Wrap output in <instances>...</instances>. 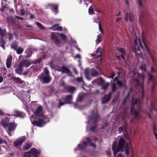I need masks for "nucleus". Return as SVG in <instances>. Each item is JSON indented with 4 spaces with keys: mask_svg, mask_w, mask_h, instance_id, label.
<instances>
[{
    "mask_svg": "<svg viewBox=\"0 0 157 157\" xmlns=\"http://www.w3.org/2000/svg\"><path fill=\"white\" fill-rule=\"evenodd\" d=\"M125 154L126 155H127V156H128L129 155V151L128 150V149H126L125 150Z\"/></svg>",
    "mask_w": 157,
    "mask_h": 157,
    "instance_id": "6e6d98bb",
    "label": "nucleus"
},
{
    "mask_svg": "<svg viewBox=\"0 0 157 157\" xmlns=\"http://www.w3.org/2000/svg\"><path fill=\"white\" fill-rule=\"evenodd\" d=\"M24 75H29V76H30V75L32 74V72L31 71L29 70L25 71L24 73Z\"/></svg>",
    "mask_w": 157,
    "mask_h": 157,
    "instance_id": "79ce46f5",
    "label": "nucleus"
},
{
    "mask_svg": "<svg viewBox=\"0 0 157 157\" xmlns=\"http://www.w3.org/2000/svg\"><path fill=\"white\" fill-rule=\"evenodd\" d=\"M85 75L86 78L89 80L90 79V77L87 72H85Z\"/></svg>",
    "mask_w": 157,
    "mask_h": 157,
    "instance_id": "de8ad7c7",
    "label": "nucleus"
},
{
    "mask_svg": "<svg viewBox=\"0 0 157 157\" xmlns=\"http://www.w3.org/2000/svg\"><path fill=\"white\" fill-rule=\"evenodd\" d=\"M86 140H87L88 143L90 144V146H91L94 147H96V145L95 144H94L93 143H92L91 142V140L90 138H86Z\"/></svg>",
    "mask_w": 157,
    "mask_h": 157,
    "instance_id": "2f4dec72",
    "label": "nucleus"
},
{
    "mask_svg": "<svg viewBox=\"0 0 157 157\" xmlns=\"http://www.w3.org/2000/svg\"><path fill=\"white\" fill-rule=\"evenodd\" d=\"M73 70L74 71L75 73L76 74H77L78 73L76 69L75 68H73Z\"/></svg>",
    "mask_w": 157,
    "mask_h": 157,
    "instance_id": "0e129e2a",
    "label": "nucleus"
},
{
    "mask_svg": "<svg viewBox=\"0 0 157 157\" xmlns=\"http://www.w3.org/2000/svg\"><path fill=\"white\" fill-rule=\"evenodd\" d=\"M94 22L95 23H97V21L98 20V17L97 16H94Z\"/></svg>",
    "mask_w": 157,
    "mask_h": 157,
    "instance_id": "603ef678",
    "label": "nucleus"
},
{
    "mask_svg": "<svg viewBox=\"0 0 157 157\" xmlns=\"http://www.w3.org/2000/svg\"><path fill=\"white\" fill-rule=\"evenodd\" d=\"M16 18L18 19H20L21 20H22L23 19V18L21 17H19L18 16H16Z\"/></svg>",
    "mask_w": 157,
    "mask_h": 157,
    "instance_id": "052dcab7",
    "label": "nucleus"
},
{
    "mask_svg": "<svg viewBox=\"0 0 157 157\" xmlns=\"http://www.w3.org/2000/svg\"><path fill=\"white\" fill-rule=\"evenodd\" d=\"M48 6H50L52 8V10H53L55 12V14H56L58 13V5L57 4H49L48 5Z\"/></svg>",
    "mask_w": 157,
    "mask_h": 157,
    "instance_id": "a211bd4d",
    "label": "nucleus"
},
{
    "mask_svg": "<svg viewBox=\"0 0 157 157\" xmlns=\"http://www.w3.org/2000/svg\"><path fill=\"white\" fill-rule=\"evenodd\" d=\"M86 143L85 141H84L82 144H78V147L79 149H82L85 148L86 147Z\"/></svg>",
    "mask_w": 157,
    "mask_h": 157,
    "instance_id": "c85d7f7f",
    "label": "nucleus"
},
{
    "mask_svg": "<svg viewBox=\"0 0 157 157\" xmlns=\"http://www.w3.org/2000/svg\"><path fill=\"white\" fill-rule=\"evenodd\" d=\"M101 82L102 89L104 90H106L108 87L109 84L108 83L105 82L103 80H101Z\"/></svg>",
    "mask_w": 157,
    "mask_h": 157,
    "instance_id": "b1692460",
    "label": "nucleus"
},
{
    "mask_svg": "<svg viewBox=\"0 0 157 157\" xmlns=\"http://www.w3.org/2000/svg\"><path fill=\"white\" fill-rule=\"evenodd\" d=\"M74 58L76 59H80L81 58V56H80V55L79 54H77L74 57Z\"/></svg>",
    "mask_w": 157,
    "mask_h": 157,
    "instance_id": "5fc2aeb1",
    "label": "nucleus"
},
{
    "mask_svg": "<svg viewBox=\"0 0 157 157\" xmlns=\"http://www.w3.org/2000/svg\"><path fill=\"white\" fill-rule=\"evenodd\" d=\"M132 103V106L131 109V113L136 117H138V112L135 110L134 108H139L140 107V101L139 99H134L133 98Z\"/></svg>",
    "mask_w": 157,
    "mask_h": 157,
    "instance_id": "20e7f679",
    "label": "nucleus"
},
{
    "mask_svg": "<svg viewBox=\"0 0 157 157\" xmlns=\"http://www.w3.org/2000/svg\"><path fill=\"white\" fill-rule=\"evenodd\" d=\"M119 75L118 76L116 77L114 79L113 81L112 82L111 85L112 90L114 92L117 90L116 85H118L120 87H121L122 85L123 84L121 81H119Z\"/></svg>",
    "mask_w": 157,
    "mask_h": 157,
    "instance_id": "39448f33",
    "label": "nucleus"
},
{
    "mask_svg": "<svg viewBox=\"0 0 157 157\" xmlns=\"http://www.w3.org/2000/svg\"><path fill=\"white\" fill-rule=\"evenodd\" d=\"M133 18V16L130 13H125L124 20L128 21V20L130 22H132Z\"/></svg>",
    "mask_w": 157,
    "mask_h": 157,
    "instance_id": "2eb2a0df",
    "label": "nucleus"
},
{
    "mask_svg": "<svg viewBox=\"0 0 157 157\" xmlns=\"http://www.w3.org/2000/svg\"><path fill=\"white\" fill-rule=\"evenodd\" d=\"M9 121L10 118L6 117L5 119H2L1 121L0 122V124L3 127L5 128L7 127L9 124Z\"/></svg>",
    "mask_w": 157,
    "mask_h": 157,
    "instance_id": "f8f14e48",
    "label": "nucleus"
},
{
    "mask_svg": "<svg viewBox=\"0 0 157 157\" xmlns=\"http://www.w3.org/2000/svg\"><path fill=\"white\" fill-rule=\"evenodd\" d=\"M38 152L35 148L32 149L29 152L25 153L24 155V157H31L32 155H37Z\"/></svg>",
    "mask_w": 157,
    "mask_h": 157,
    "instance_id": "1a4fd4ad",
    "label": "nucleus"
},
{
    "mask_svg": "<svg viewBox=\"0 0 157 157\" xmlns=\"http://www.w3.org/2000/svg\"><path fill=\"white\" fill-rule=\"evenodd\" d=\"M53 40L56 44H59V40L57 37H56L55 39Z\"/></svg>",
    "mask_w": 157,
    "mask_h": 157,
    "instance_id": "a18cd8bd",
    "label": "nucleus"
},
{
    "mask_svg": "<svg viewBox=\"0 0 157 157\" xmlns=\"http://www.w3.org/2000/svg\"><path fill=\"white\" fill-rule=\"evenodd\" d=\"M140 77L142 78V79L144 80V76L143 75H140Z\"/></svg>",
    "mask_w": 157,
    "mask_h": 157,
    "instance_id": "e2e57ef3",
    "label": "nucleus"
},
{
    "mask_svg": "<svg viewBox=\"0 0 157 157\" xmlns=\"http://www.w3.org/2000/svg\"><path fill=\"white\" fill-rule=\"evenodd\" d=\"M13 34L11 33H8V39L10 41L13 39Z\"/></svg>",
    "mask_w": 157,
    "mask_h": 157,
    "instance_id": "37998d69",
    "label": "nucleus"
},
{
    "mask_svg": "<svg viewBox=\"0 0 157 157\" xmlns=\"http://www.w3.org/2000/svg\"><path fill=\"white\" fill-rule=\"evenodd\" d=\"M34 114L36 116L39 117L38 120L34 121L33 124L36 126L42 127L46 123L49 122V120L47 117L43 114L42 107L39 106L37 107L34 112Z\"/></svg>",
    "mask_w": 157,
    "mask_h": 157,
    "instance_id": "f03ea898",
    "label": "nucleus"
},
{
    "mask_svg": "<svg viewBox=\"0 0 157 157\" xmlns=\"http://www.w3.org/2000/svg\"><path fill=\"white\" fill-rule=\"evenodd\" d=\"M98 28H99V30L100 31L101 33V34H103L104 33L102 29V26H101V22L100 21H99L98 22Z\"/></svg>",
    "mask_w": 157,
    "mask_h": 157,
    "instance_id": "c9c22d12",
    "label": "nucleus"
},
{
    "mask_svg": "<svg viewBox=\"0 0 157 157\" xmlns=\"http://www.w3.org/2000/svg\"><path fill=\"white\" fill-rule=\"evenodd\" d=\"M102 37V36L101 34L100 33L98 35L97 39L96 40V42L97 44H98L101 42Z\"/></svg>",
    "mask_w": 157,
    "mask_h": 157,
    "instance_id": "393cba45",
    "label": "nucleus"
},
{
    "mask_svg": "<svg viewBox=\"0 0 157 157\" xmlns=\"http://www.w3.org/2000/svg\"><path fill=\"white\" fill-rule=\"evenodd\" d=\"M111 95V93L109 92V94L105 95L102 98V103L104 104L109 101L110 99V97Z\"/></svg>",
    "mask_w": 157,
    "mask_h": 157,
    "instance_id": "4468645a",
    "label": "nucleus"
},
{
    "mask_svg": "<svg viewBox=\"0 0 157 157\" xmlns=\"http://www.w3.org/2000/svg\"><path fill=\"white\" fill-rule=\"evenodd\" d=\"M123 130V128L122 127H120L119 128L118 131L119 133H121Z\"/></svg>",
    "mask_w": 157,
    "mask_h": 157,
    "instance_id": "4d7b16f0",
    "label": "nucleus"
},
{
    "mask_svg": "<svg viewBox=\"0 0 157 157\" xmlns=\"http://www.w3.org/2000/svg\"><path fill=\"white\" fill-rule=\"evenodd\" d=\"M59 24L55 25L52 27L49 28V29H52L53 30H57L61 31L62 30V28L61 26H58Z\"/></svg>",
    "mask_w": 157,
    "mask_h": 157,
    "instance_id": "aec40b11",
    "label": "nucleus"
},
{
    "mask_svg": "<svg viewBox=\"0 0 157 157\" xmlns=\"http://www.w3.org/2000/svg\"><path fill=\"white\" fill-rule=\"evenodd\" d=\"M25 140V136H22L21 138H18L14 141L13 144L16 147H17L22 144Z\"/></svg>",
    "mask_w": 157,
    "mask_h": 157,
    "instance_id": "9d476101",
    "label": "nucleus"
},
{
    "mask_svg": "<svg viewBox=\"0 0 157 157\" xmlns=\"http://www.w3.org/2000/svg\"><path fill=\"white\" fill-rule=\"evenodd\" d=\"M96 126H93L91 128V130L92 131H94L95 128H96Z\"/></svg>",
    "mask_w": 157,
    "mask_h": 157,
    "instance_id": "bf43d9fd",
    "label": "nucleus"
},
{
    "mask_svg": "<svg viewBox=\"0 0 157 157\" xmlns=\"http://www.w3.org/2000/svg\"><path fill=\"white\" fill-rule=\"evenodd\" d=\"M6 143V141L4 139L0 137V144Z\"/></svg>",
    "mask_w": 157,
    "mask_h": 157,
    "instance_id": "49530a36",
    "label": "nucleus"
},
{
    "mask_svg": "<svg viewBox=\"0 0 157 157\" xmlns=\"http://www.w3.org/2000/svg\"><path fill=\"white\" fill-rule=\"evenodd\" d=\"M134 82L137 86H139V81L136 79H135L133 80Z\"/></svg>",
    "mask_w": 157,
    "mask_h": 157,
    "instance_id": "09e8293b",
    "label": "nucleus"
},
{
    "mask_svg": "<svg viewBox=\"0 0 157 157\" xmlns=\"http://www.w3.org/2000/svg\"><path fill=\"white\" fill-rule=\"evenodd\" d=\"M12 57L11 55L9 56L6 59V65L8 68L10 67L12 61Z\"/></svg>",
    "mask_w": 157,
    "mask_h": 157,
    "instance_id": "f3484780",
    "label": "nucleus"
},
{
    "mask_svg": "<svg viewBox=\"0 0 157 157\" xmlns=\"http://www.w3.org/2000/svg\"><path fill=\"white\" fill-rule=\"evenodd\" d=\"M100 73V71H97L94 68L91 69V73L93 77L97 76L99 75Z\"/></svg>",
    "mask_w": 157,
    "mask_h": 157,
    "instance_id": "4be33fe9",
    "label": "nucleus"
},
{
    "mask_svg": "<svg viewBox=\"0 0 157 157\" xmlns=\"http://www.w3.org/2000/svg\"><path fill=\"white\" fill-rule=\"evenodd\" d=\"M115 75L113 72H112L111 74V75L108 77V78H113V77L115 76Z\"/></svg>",
    "mask_w": 157,
    "mask_h": 157,
    "instance_id": "8fccbe9b",
    "label": "nucleus"
},
{
    "mask_svg": "<svg viewBox=\"0 0 157 157\" xmlns=\"http://www.w3.org/2000/svg\"><path fill=\"white\" fill-rule=\"evenodd\" d=\"M59 35L61 37V38L63 40L66 41L67 40V38L66 36L63 34L61 33H60Z\"/></svg>",
    "mask_w": 157,
    "mask_h": 157,
    "instance_id": "a19ab883",
    "label": "nucleus"
},
{
    "mask_svg": "<svg viewBox=\"0 0 157 157\" xmlns=\"http://www.w3.org/2000/svg\"><path fill=\"white\" fill-rule=\"evenodd\" d=\"M119 51L120 52L122 53L121 54V56L122 57V58L123 59H124V57L123 55V54H125V50H124L123 48H120L119 49Z\"/></svg>",
    "mask_w": 157,
    "mask_h": 157,
    "instance_id": "f704fd0d",
    "label": "nucleus"
},
{
    "mask_svg": "<svg viewBox=\"0 0 157 157\" xmlns=\"http://www.w3.org/2000/svg\"><path fill=\"white\" fill-rule=\"evenodd\" d=\"M6 33V30H2L0 28V38H3L5 36Z\"/></svg>",
    "mask_w": 157,
    "mask_h": 157,
    "instance_id": "bb28decb",
    "label": "nucleus"
},
{
    "mask_svg": "<svg viewBox=\"0 0 157 157\" xmlns=\"http://www.w3.org/2000/svg\"><path fill=\"white\" fill-rule=\"evenodd\" d=\"M95 55L96 56V58L100 57L102 54V51L101 47H99L97 48L95 52Z\"/></svg>",
    "mask_w": 157,
    "mask_h": 157,
    "instance_id": "5701e85b",
    "label": "nucleus"
},
{
    "mask_svg": "<svg viewBox=\"0 0 157 157\" xmlns=\"http://www.w3.org/2000/svg\"><path fill=\"white\" fill-rule=\"evenodd\" d=\"M20 63L21 64L23 67H28L31 64V62L29 60L21 61Z\"/></svg>",
    "mask_w": 157,
    "mask_h": 157,
    "instance_id": "dca6fc26",
    "label": "nucleus"
},
{
    "mask_svg": "<svg viewBox=\"0 0 157 157\" xmlns=\"http://www.w3.org/2000/svg\"><path fill=\"white\" fill-rule=\"evenodd\" d=\"M84 98V95H78V101L79 102L81 101Z\"/></svg>",
    "mask_w": 157,
    "mask_h": 157,
    "instance_id": "4c0bfd02",
    "label": "nucleus"
},
{
    "mask_svg": "<svg viewBox=\"0 0 157 157\" xmlns=\"http://www.w3.org/2000/svg\"><path fill=\"white\" fill-rule=\"evenodd\" d=\"M99 119V116L97 113L96 110H95V112H92L91 116L90 118L89 121H88V123L90 124V122L92 121L94 123L98 121Z\"/></svg>",
    "mask_w": 157,
    "mask_h": 157,
    "instance_id": "6e6552de",
    "label": "nucleus"
},
{
    "mask_svg": "<svg viewBox=\"0 0 157 157\" xmlns=\"http://www.w3.org/2000/svg\"><path fill=\"white\" fill-rule=\"evenodd\" d=\"M125 141L124 139L121 138L119 140L118 146L117 147V142L115 141L113 144L112 149L113 152V155L115 157L117 153L119 151H123L124 150V145Z\"/></svg>",
    "mask_w": 157,
    "mask_h": 157,
    "instance_id": "7ed1b4c3",
    "label": "nucleus"
},
{
    "mask_svg": "<svg viewBox=\"0 0 157 157\" xmlns=\"http://www.w3.org/2000/svg\"><path fill=\"white\" fill-rule=\"evenodd\" d=\"M117 157H123L121 154H118L117 156Z\"/></svg>",
    "mask_w": 157,
    "mask_h": 157,
    "instance_id": "774afa93",
    "label": "nucleus"
},
{
    "mask_svg": "<svg viewBox=\"0 0 157 157\" xmlns=\"http://www.w3.org/2000/svg\"><path fill=\"white\" fill-rule=\"evenodd\" d=\"M32 146L31 143H27L24 147L23 149L24 150H27L31 148Z\"/></svg>",
    "mask_w": 157,
    "mask_h": 157,
    "instance_id": "7c9ffc66",
    "label": "nucleus"
},
{
    "mask_svg": "<svg viewBox=\"0 0 157 157\" xmlns=\"http://www.w3.org/2000/svg\"><path fill=\"white\" fill-rule=\"evenodd\" d=\"M5 41L3 38H0V46L4 50L5 49Z\"/></svg>",
    "mask_w": 157,
    "mask_h": 157,
    "instance_id": "a878e982",
    "label": "nucleus"
},
{
    "mask_svg": "<svg viewBox=\"0 0 157 157\" xmlns=\"http://www.w3.org/2000/svg\"><path fill=\"white\" fill-rule=\"evenodd\" d=\"M36 24L40 29H45L41 24L38 22H36Z\"/></svg>",
    "mask_w": 157,
    "mask_h": 157,
    "instance_id": "ea45409f",
    "label": "nucleus"
},
{
    "mask_svg": "<svg viewBox=\"0 0 157 157\" xmlns=\"http://www.w3.org/2000/svg\"><path fill=\"white\" fill-rule=\"evenodd\" d=\"M57 37L54 34H52L51 37V38L53 40H54Z\"/></svg>",
    "mask_w": 157,
    "mask_h": 157,
    "instance_id": "3c124183",
    "label": "nucleus"
},
{
    "mask_svg": "<svg viewBox=\"0 0 157 157\" xmlns=\"http://www.w3.org/2000/svg\"><path fill=\"white\" fill-rule=\"evenodd\" d=\"M30 18L31 19H33L34 17V16L32 14H30Z\"/></svg>",
    "mask_w": 157,
    "mask_h": 157,
    "instance_id": "338daca9",
    "label": "nucleus"
},
{
    "mask_svg": "<svg viewBox=\"0 0 157 157\" xmlns=\"http://www.w3.org/2000/svg\"><path fill=\"white\" fill-rule=\"evenodd\" d=\"M21 15H24L25 14V12L24 10H22L21 11Z\"/></svg>",
    "mask_w": 157,
    "mask_h": 157,
    "instance_id": "680f3d73",
    "label": "nucleus"
},
{
    "mask_svg": "<svg viewBox=\"0 0 157 157\" xmlns=\"http://www.w3.org/2000/svg\"><path fill=\"white\" fill-rule=\"evenodd\" d=\"M138 3L139 5L140 6H142V2L140 0H138Z\"/></svg>",
    "mask_w": 157,
    "mask_h": 157,
    "instance_id": "13d9d810",
    "label": "nucleus"
},
{
    "mask_svg": "<svg viewBox=\"0 0 157 157\" xmlns=\"http://www.w3.org/2000/svg\"><path fill=\"white\" fill-rule=\"evenodd\" d=\"M134 43V50L136 54L141 56L142 54V51L145 52H147L150 56L153 63L155 62L156 60V58L148 51L143 40H142L141 42L139 39H135Z\"/></svg>",
    "mask_w": 157,
    "mask_h": 157,
    "instance_id": "f257e3e1",
    "label": "nucleus"
},
{
    "mask_svg": "<svg viewBox=\"0 0 157 157\" xmlns=\"http://www.w3.org/2000/svg\"><path fill=\"white\" fill-rule=\"evenodd\" d=\"M17 126V124L14 121L12 122L9 123L7 127L8 128V131L10 132L13 131L14 130Z\"/></svg>",
    "mask_w": 157,
    "mask_h": 157,
    "instance_id": "9b49d317",
    "label": "nucleus"
},
{
    "mask_svg": "<svg viewBox=\"0 0 157 157\" xmlns=\"http://www.w3.org/2000/svg\"><path fill=\"white\" fill-rule=\"evenodd\" d=\"M73 98L72 95H68L66 96L65 98L64 99L65 101V102H62L61 101V99L59 101V106L58 107L59 108H60V107L63 105H64L66 103L70 104L71 103V100Z\"/></svg>",
    "mask_w": 157,
    "mask_h": 157,
    "instance_id": "0eeeda50",
    "label": "nucleus"
},
{
    "mask_svg": "<svg viewBox=\"0 0 157 157\" xmlns=\"http://www.w3.org/2000/svg\"><path fill=\"white\" fill-rule=\"evenodd\" d=\"M76 81L79 83H82L83 84H84V82L83 81L82 77H78L76 79Z\"/></svg>",
    "mask_w": 157,
    "mask_h": 157,
    "instance_id": "72a5a7b5",
    "label": "nucleus"
},
{
    "mask_svg": "<svg viewBox=\"0 0 157 157\" xmlns=\"http://www.w3.org/2000/svg\"><path fill=\"white\" fill-rule=\"evenodd\" d=\"M153 78V77L152 76H151V75H150L149 76V80H151V81L152 80Z\"/></svg>",
    "mask_w": 157,
    "mask_h": 157,
    "instance_id": "69168bd1",
    "label": "nucleus"
},
{
    "mask_svg": "<svg viewBox=\"0 0 157 157\" xmlns=\"http://www.w3.org/2000/svg\"><path fill=\"white\" fill-rule=\"evenodd\" d=\"M66 89L68 92L71 93H73L75 90V88L73 86H68Z\"/></svg>",
    "mask_w": 157,
    "mask_h": 157,
    "instance_id": "c756f323",
    "label": "nucleus"
},
{
    "mask_svg": "<svg viewBox=\"0 0 157 157\" xmlns=\"http://www.w3.org/2000/svg\"><path fill=\"white\" fill-rule=\"evenodd\" d=\"M62 69V73H68L70 76L71 75V73L69 69L67 67L63 66L61 67Z\"/></svg>",
    "mask_w": 157,
    "mask_h": 157,
    "instance_id": "6ab92c4d",
    "label": "nucleus"
},
{
    "mask_svg": "<svg viewBox=\"0 0 157 157\" xmlns=\"http://www.w3.org/2000/svg\"><path fill=\"white\" fill-rule=\"evenodd\" d=\"M23 67L22 66L20 63L18 66L15 69L16 73L18 74H21L22 72Z\"/></svg>",
    "mask_w": 157,
    "mask_h": 157,
    "instance_id": "412c9836",
    "label": "nucleus"
},
{
    "mask_svg": "<svg viewBox=\"0 0 157 157\" xmlns=\"http://www.w3.org/2000/svg\"><path fill=\"white\" fill-rule=\"evenodd\" d=\"M44 73L45 74V75H49V71L47 68H45L44 69Z\"/></svg>",
    "mask_w": 157,
    "mask_h": 157,
    "instance_id": "c03bdc74",
    "label": "nucleus"
},
{
    "mask_svg": "<svg viewBox=\"0 0 157 157\" xmlns=\"http://www.w3.org/2000/svg\"><path fill=\"white\" fill-rule=\"evenodd\" d=\"M18 45V42L17 41H15L11 44V48L14 49L15 50H17Z\"/></svg>",
    "mask_w": 157,
    "mask_h": 157,
    "instance_id": "cd10ccee",
    "label": "nucleus"
},
{
    "mask_svg": "<svg viewBox=\"0 0 157 157\" xmlns=\"http://www.w3.org/2000/svg\"><path fill=\"white\" fill-rule=\"evenodd\" d=\"M140 68L142 71H146V64H143L140 67Z\"/></svg>",
    "mask_w": 157,
    "mask_h": 157,
    "instance_id": "e433bc0d",
    "label": "nucleus"
},
{
    "mask_svg": "<svg viewBox=\"0 0 157 157\" xmlns=\"http://www.w3.org/2000/svg\"><path fill=\"white\" fill-rule=\"evenodd\" d=\"M88 11L90 15H92L94 13V11L91 6H90L89 8Z\"/></svg>",
    "mask_w": 157,
    "mask_h": 157,
    "instance_id": "58836bf2",
    "label": "nucleus"
},
{
    "mask_svg": "<svg viewBox=\"0 0 157 157\" xmlns=\"http://www.w3.org/2000/svg\"><path fill=\"white\" fill-rule=\"evenodd\" d=\"M17 51V53L18 54H21L24 51V49L21 47H19L17 48V50H15Z\"/></svg>",
    "mask_w": 157,
    "mask_h": 157,
    "instance_id": "473e14b6",
    "label": "nucleus"
},
{
    "mask_svg": "<svg viewBox=\"0 0 157 157\" xmlns=\"http://www.w3.org/2000/svg\"><path fill=\"white\" fill-rule=\"evenodd\" d=\"M95 11L97 12L98 13H102V11L98 9H95Z\"/></svg>",
    "mask_w": 157,
    "mask_h": 157,
    "instance_id": "864d4df0",
    "label": "nucleus"
},
{
    "mask_svg": "<svg viewBox=\"0 0 157 157\" xmlns=\"http://www.w3.org/2000/svg\"><path fill=\"white\" fill-rule=\"evenodd\" d=\"M13 115L16 117H23L25 116V114L21 112L18 111L17 110H14L13 112Z\"/></svg>",
    "mask_w": 157,
    "mask_h": 157,
    "instance_id": "ddd939ff",
    "label": "nucleus"
},
{
    "mask_svg": "<svg viewBox=\"0 0 157 157\" xmlns=\"http://www.w3.org/2000/svg\"><path fill=\"white\" fill-rule=\"evenodd\" d=\"M39 78L43 83H48L51 80V78L49 75H45L44 74H41L39 76Z\"/></svg>",
    "mask_w": 157,
    "mask_h": 157,
    "instance_id": "423d86ee",
    "label": "nucleus"
}]
</instances>
